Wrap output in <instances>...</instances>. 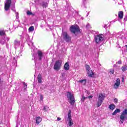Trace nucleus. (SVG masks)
Instances as JSON below:
<instances>
[{
    "mask_svg": "<svg viewBox=\"0 0 127 127\" xmlns=\"http://www.w3.org/2000/svg\"><path fill=\"white\" fill-rule=\"evenodd\" d=\"M81 19H84V17H82Z\"/></svg>",
    "mask_w": 127,
    "mask_h": 127,
    "instance_id": "49530a36",
    "label": "nucleus"
},
{
    "mask_svg": "<svg viewBox=\"0 0 127 127\" xmlns=\"http://www.w3.org/2000/svg\"><path fill=\"white\" fill-rule=\"evenodd\" d=\"M41 121H42V119H41V118L40 117H37L36 118V122L37 125H39V124L41 122Z\"/></svg>",
    "mask_w": 127,
    "mask_h": 127,
    "instance_id": "4468645a",
    "label": "nucleus"
},
{
    "mask_svg": "<svg viewBox=\"0 0 127 127\" xmlns=\"http://www.w3.org/2000/svg\"><path fill=\"white\" fill-rule=\"evenodd\" d=\"M105 100V95L104 94L101 93L99 94L98 101H97V107H99L102 104H103V102Z\"/></svg>",
    "mask_w": 127,
    "mask_h": 127,
    "instance_id": "20e7f679",
    "label": "nucleus"
},
{
    "mask_svg": "<svg viewBox=\"0 0 127 127\" xmlns=\"http://www.w3.org/2000/svg\"><path fill=\"white\" fill-rule=\"evenodd\" d=\"M87 3V1L86 0H83V4L81 5L82 7H86V6L85 5Z\"/></svg>",
    "mask_w": 127,
    "mask_h": 127,
    "instance_id": "393cba45",
    "label": "nucleus"
},
{
    "mask_svg": "<svg viewBox=\"0 0 127 127\" xmlns=\"http://www.w3.org/2000/svg\"><path fill=\"white\" fill-rule=\"evenodd\" d=\"M114 102L115 103H118V98H115L114 99Z\"/></svg>",
    "mask_w": 127,
    "mask_h": 127,
    "instance_id": "4c0bfd02",
    "label": "nucleus"
},
{
    "mask_svg": "<svg viewBox=\"0 0 127 127\" xmlns=\"http://www.w3.org/2000/svg\"><path fill=\"white\" fill-rule=\"evenodd\" d=\"M86 69L87 72L89 71H90L91 70V68H90V65H86Z\"/></svg>",
    "mask_w": 127,
    "mask_h": 127,
    "instance_id": "a878e982",
    "label": "nucleus"
},
{
    "mask_svg": "<svg viewBox=\"0 0 127 127\" xmlns=\"http://www.w3.org/2000/svg\"><path fill=\"white\" fill-rule=\"evenodd\" d=\"M24 88L25 89H26V88H27V85H26V84H25V83H24Z\"/></svg>",
    "mask_w": 127,
    "mask_h": 127,
    "instance_id": "79ce46f5",
    "label": "nucleus"
},
{
    "mask_svg": "<svg viewBox=\"0 0 127 127\" xmlns=\"http://www.w3.org/2000/svg\"><path fill=\"white\" fill-rule=\"evenodd\" d=\"M88 15H89V12H88V13H87L86 16H88Z\"/></svg>",
    "mask_w": 127,
    "mask_h": 127,
    "instance_id": "a18cd8bd",
    "label": "nucleus"
},
{
    "mask_svg": "<svg viewBox=\"0 0 127 127\" xmlns=\"http://www.w3.org/2000/svg\"><path fill=\"white\" fill-rule=\"evenodd\" d=\"M25 36H26L25 38H26V40H29V36L27 34H26Z\"/></svg>",
    "mask_w": 127,
    "mask_h": 127,
    "instance_id": "473e14b6",
    "label": "nucleus"
},
{
    "mask_svg": "<svg viewBox=\"0 0 127 127\" xmlns=\"http://www.w3.org/2000/svg\"><path fill=\"white\" fill-rule=\"evenodd\" d=\"M28 30L29 31H30V32H32L34 30V27L33 26H31L29 28Z\"/></svg>",
    "mask_w": 127,
    "mask_h": 127,
    "instance_id": "5701e85b",
    "label": "nucleus"
},
{
    "mask_svg": "<svg viewBox=\"0 0 127 127\" xmlns=\"http://www.w3.org/2000/svg\"><path fill=\"white\" fill-rule=\"evenodd\" d=\"M66 96L70 105L73 106L74 104H75V98H74L73 94L71 93L70 92H67Z\"/></svg>",
    "mask_w": 127,
    "mask_h": 127,
    "instance_id": "f257e3e1",
    "label": "nucleus"
},
{
    "mask_svg": "<svg viewBox=\"0 0 127 127\" xmlns=\"http://www.w3.org/2000/svg\"><path fill=\"white\" fill-rule=\"evenodd\" d=\"M9 38H4V41H9Z\"/></svg>",
    "mask_w": 127,
    "mask_h": 127,
    "instance_id": "c9c22d12",
    "label": "nucleus"
},
{
    "mask_svg": "<svg viewBox=\"0 0 127 127\" xmlns=\"http://www.w3.org/2000/svg\"><path fill=\"white\" fill-rule=\"evenodd\" d=\"M27 15H31L33 14L32 12L30 11H27Z\"/></svg>",
    "mask_w": 127,
    "mask_h": 127,
    "instance_id": "c756f323",
    "label": "nucleus"
},
{
    "mask_svg": "<svg viewBox=\"0 0 127 127\" xmlns=\"http://www.w3.org/2000/svg\"><path fill=\"white\" fill-rule=\"evenodd\" d=\"M109 109L112 111L115 110V109H116V105H115V104H111L109 105Z\"/></svg>",
    "mask_w": 127,
    "mask_h": 127,
    "instance_id": "412c9836",
    "label": "nucleus"
},
{
    "mask_svg": "<svg viewBox=\"0 0 127 127\" xmlns=\"http://www.w3.org/2000/svg\"><path fill=\"white\" fill-rule=\"evenodd\" d=\"M127 16H125L124 18V21H127Z\"/></svg>",
    "mask_w": 127,
    "mask_h": 127,
    "instance_id": "58836bf2",
    "label": "nucleus"
},
{
    "mask_svg": "<svg viewBox=\"0 0 127 127\" xmlns=\"http://www.w3.org/2000/svg\"><path fill=\"white\" fill-rule=\"evenodd\" d=\"M62 66V61L59 60L57 61L54 65V69L56 71H59L61 69Z\"/></svg>",
    "mask_w": 127,
    "mask_h": 127,
    "instance_id": "f03ea898",
    "label": "nucleus"
},
{
    "mask_svg": "<svg viewBox=\"0 0 127 127\" xmlns=\"http://www.w3.org/2000/svg\"><path fill=\"white\" fill-rule=\"evenodd\" d=\"M121 69L123 72H126V71L127 70V66L124 65L122 67Z\"/></svg>",
    "mask_w": 127,
    "mask_h": 127,
    "instance_id": "4be33fe9",
    "label": "nucleus"
},
{
    "mask_svg": "<svg viewBox=\"0 0 127 127\" xmlns=\"http://www.w3.org/2000/svg\"><path fill=\"white\" fill-rule=\"evenodd\" d=\"M38 58L39 60H42V58L44 57L43 53L41 51H38L37 52Z\"/></svg>",
    "mask_w": 127,
    "mask_h": 127,
    "instance_id": "9d476101",
    "label": "nucleus"
},
{
    "mask_svg": "<svg viewBox=\"0 0 127 127\" xmlns=\"http://www.w3.org/2000/svg\"><path fill=\"white\" fill-rule=\"evenodd\" d=\"M67 121H73L72 120L71 116V110L69 111V112L68 113L67 115Z\"/></svg>",
    "mask_w": 127,
    "mask_h": 127,
    "instance_id": "dca6fc26",
    "label": "nucleus"
},
{
    "mask_svg": "<svg viewBox=\"0 0 127 127\" xmlns=\"http://www.w3.org/2000/svg\"><path fill=\"white\" fill-rule=\"evenodd\" d=\"M20 45V41L17 40V39H16L14 41V46L15 48H16V47H18Z\"/></svg>",
    "mask_w": 127,
    "mask_h": 127,
    "instance_id": "9b49d317",
    "label": "nucleus"
},
{
    "mask_svg": "<svg viewBox=\"0 0 127 127\" xmlns=\"http://www.w3.org/2000/svg\"><path fill=\"white\" fill-rule=\"evenodd\" d=\"M5 33L3 31H0V35H4Z\"/></svg>",
    "mask_w": 127,
    "mask_h": 127,
    "instance_id": "7c9ffc66",
    "label": "nucleus"
},
{
    "mask_svg": "<svg viewBox=\"0 0 127 127\" xmlns=\"http://www.w3.org/2000/svg\"><path fill=\"white\" fill-rule=\"evenodd\" d=\"M64 69L67 70H68L70 68V65H69V64L68 63H66L64 65Z\"/></svg>",
    "mask_w": 127,
    "mask_h": 127,
    "instance_id": "f3484780",
    "label": "nucleus"
},
{
    "mask_svg": "<svg viewBox=\"0 0 127 127\" xmlns=\"http://www.w3.org/2000/svg\"><path fill=\"white\" fill-rule=\"evenodd\" d=\"M86 100V97L84 95H82V97L81 99V102H84Z\"/></svg>",
    "mask_w": 127,
    "mask_h": 127,
    "instance_id": "cd10ccee",
    "label": "nucleus"
},
{
    "mask_svg": "<svg viewBox=\"0 0 127 127\" xmlns=\"http://www.w3.org/2000/svg\"><path fill=\"white\" fill-rule=\"evenodd\" d=\"M92 98H93V96L92 95L88 96V99H92Z\"/></svg>",
    "mask_w": 127,
    "mask_h": 127,
    "instance_id": "37998d69",
    "label": "nucleus"
},
{
    "mask_svg": "<svg viewBox=\"0 0 127 127\" xmlns=\"http://www.w3.org/2000/svg\"><path fill=\"white\" fill-rule=\"evenodd\" d=\"M87 75L89 77H93V75H94V73H93V71L89 70L87 71Z\"/></svg>",
    "mask_w": 127,
    "mask_h": 127,
    "instance_id": "a211bd4d",
    "label": "nucleus"
},
{
    "mask_svg": "<svg viewBox=\"0 0 127 127\" xmlns=\"http://www.w3.org/2000/svg\"><path fill=\"white\" fill-rule=\"evenodd\" d=\"M104 28H107V25H104Z\"/></svg>",
    "mask_w": 127,
    "mask_h": 127,
    "instance_id": "c03bdc74",
    "label": "nucleus"
},
{
    "mask_svg": "<svg viewBox=\"0 0 127 127\" xmlns=\"http://www.w3.org/2000/svg\"><path fill=\"white\" fill-rule=\"evenodd\" d=\"M118 64H122V61H119L118 62Z\"/></svg>",
    "mask_w": 127,
    "mask_h": 127,
    "instance_id": "a19ab883",
    "label": "nucleus"
},
{
    "mask_svg": "<svg viewBox=\"0 0 127 127\" xmlns=\"http://www.w3.org/2000/svg\"><path fill=\"white\" fill-rule=\"evenodd\" d=\"M95 42L97 44H100L103 40H104V35L103 34H99L95 37Z\"/></svg>",
    "mask_w": 127,
    "mask_h": 127,
    "instance_id": "39448f33",
    "label": "nucleus"
},
{
    "mask_svg": "<svg viewBox=\"0 0 127 127\" xmlns=\"http://www.w3.org/2000/svg\"><path fill=\"white\" fill-rule=\"evenodd\" d=\"M11 10H13V11L15 12V13H16V18L17 19H18V12H16V11L15 10V6H14V5H13V6H12L11 7Z\"/></svg>",
    "mask_w": 127,
    "mask_h": 127,
    "instance_id": "f8f14e48",
    "label": "nucleus"
},
{
    "mask_svg": "<svg viewBox=\"0 0 127 127\" xmlns=\"http://www.w3.org/2000/svg\"><path fill=\"white\" fill-rule=\"evenodd\" d=\"M11 4V0H6V2L4 4L5 10H8L9 7H10V4Z\"/></svg>",
    "mask_w": 127,
    "mask_h": 127,
    "instance_id": "6e6552de",
    "label": "nucleus"
},
{
    "mask_svg": "<svg viewBox=\"0 0 127 127\" xmlns=\"http://www.w3.org/2000/svg\"><path fill=\"white\" fill-rule=\"evenodd\" d=\"M68 126L69 127H72V126H73L74 123L73 122V120H70L69 121H68Z\"/></svg>",
    "mask_w": 127,
    "mask_h": 127,
    "instance_id": "b1692460",
    "label": "nucleus"
},
{
    "mask_svg": "<svg viewBox=\"0 0 127 127\" xmlns=\"http://www.w3.org/2000/svg\"><path fill=\"white\" fill-rule=\"evenodd\" d=\"M114 72L115 70L113 69L110 70V73H111L112 74H114Z\"/></svg>",
    "mask_w": 127,
    "mask_h": 127,
    "instance_id": "e433bc0d",
    "label": "nucleus"
},
{
    "mask_svg": "<svg viewBox=\"0 0 127 127\" xmlns=\"http://www.w3.org/2000/svg\"><path fill=\"white\" fill-rule=\"evenodd\" d=\"M70 31L72 33L75 34L76 32H79L80 31V29H79V27H76V26L72 25L70 27Z\"/></svg>",
    "mask_w": 127,
    "mask_h": 127,
    "instance_id": "0eeeda50",
    "label": "nucleus"
},
{
    "mask_svg": "<svg viewBox=\"0 0 127 127\" xmlns=\"http://www.w3.org/2000/svg\"><path fill=\"white\" fill-rule=\"evenodd\" d=\"M57 121H61V118L60 117H58L57 118Z\"/></svg>",
    "mask_w": 127,
    "mask_h": 127,
    "instance_id": "ea45409f",
    "label": "nucleus"
},
{
    "mask_svg": "<svg viewBox=\"0 0 127 127\" xmlns=\"http://www.w3.org/2000/svg\"><path fill=\"white\" fill-rule=\"evenodd\" d=\"M118 113H121V110L120 109H116L113 113V116H116V114H118Z\"/></svg>",
    "mask_w": 127,
    "mask_h": 127,
    "instance_id": "aec40b11",
    "label": "nucleus"
},
{
    "mask_svg": "<svg viewBox=\"0 0 127 127\" xmlns=\"http://www.w3.org/2000/svg\"><path fill=\"white\" fill-rule=\"evenodd\" d=\"M62 37H63L64 40H65L66 42H70L71 41V37L68 35L66 32H63Z\"/></svg>",
    "mask_w": 127,
    "mask_h": 127,
    "instance_id": "7ed1b4c3",
    "label": "nucleus"
},
{
    "mask_svg": "<svg viewBox=\"0 0 127 127\" xmlns=\"http://www.w3.org/2000/svg\"><path fill=\"white\" fill-rule=\"evenodd\" d=\"M40 101H43V96L42 95H41L40 96Z\"/></svg>",
    "mask_w": 127,
    "mask_h": 127,
    "instance_id": "72a5a7b5",
    "label": "nucleus"
},
{
    "mask_svg": "<svg viewBox=\"0 0 127 127\" xmlns=\"http://www.w3.org/2000/svg\"><path fill=\"white\" fill-rule=\"evenodd\" d=\"M4 43V42H3V44Z\"/></svg>",
    "mask_w": 127,
    "mask_h": 127,
    "instance_id": "09e8293b",
    "label": "nucleus"
},
{
    "mask_svg": "<svg viewBox=\"0 0 127 127\" xmlns=\"http://www.w3.org/2000/svg\"><path fill=\"white\" fill-rule=\"evenodd\" d=\"M118 16L120 19H123V17H124V12L123 11H119Z\"/></svg>",
    "mask_w": 127,
    "mask_h": 127,
    "instance_id": "2eb2a0df",
    "label": "nucleus"
},
{
    "mask_svg": "<svg viewBox=\"0 0 127 127\" xmlns=\"http://www.w3.org/2000/svg\"><path fill=\"white\" fill-rule=\"evenodd\" d=\"M86 28H91V26L90 25V24H87Z\"/></svg>",
    "mask_w": 127,
    "mask_h": 127,
    "instance_id": "f704fd0d",
    "label": "nucleus"
},
{
    "mask_svg": "<svg viewBox=\"0 0 127 127\" xmlns=\"http://www.w3.org/2000/svg\"><path fill=\"white\" fill-rule=\"evenodd\" d=\"M78 82L80 84H82V85H86V79L80 80H79Z\"/></svg>",
    "mask_w": 127,
    "mask_h": 127,
    "instance_id": "6ab92c4d",
    "label": "nucleus"
},
{
    "mask_svg": "<svg viewBox=\"0 0 127 127\" xmlns=\"http://www.w3.org/2000/svg\"><path fill=\"white\" fill-rule=\"evenodd\" d=\"M127 110L125 109L124 111L123 112V113L120 116V124H124V121H125V119H127Z\"/></svg>",
    "mask_w": 127,
    "mask_h": 127,
    "instance_id": "423d86ee",
    "label": "nucleus"
},
{
    "mask_svg": "<svg viewBox=\"0 0 127 127\" xmlns=\"http://www.w3.org/2000/svg\"><path fill=\"white\" fill-rule=\"evenodd\" d=\"M37 80L39 83L41 84L42 83V76L41 74H39L37 77Z\"/></svg>",
    "mask_w": 127,
    "mask_h": 127,
    "instance_id": "ddd939ff",
    "label": "nucleus"
},
{
    "mask_svg": "<svg viewBox=\"0 0 127 127\" xmlns=\"http://www.w3.org/2000/svg\"><path fill=\"white\" fill-rule=\"evenodd\" d=\"M48 4L46 2L43 3V7H47Z\"/></svg>",
    "mask_w": 127,
    "mask_h": 127,
    "instance_id": "c85d7f7f",
    "label": "nucleus"
},
{
    "mask_svg": "<svg viewBox=\"0 0 127 127\" xmlns=\"http://www.w3.org/2000/svg\"><path fill=\"white\" fill-rule=\"evenodd\" d=\"M120 84H121V80H120V78H117L116 80V83L114 84V88L118 89L119 87H120Z\"/></svg>",
    "mask_w": 127,
    "mask_h": 127,
    "instance_id": "1a4fd4ad",
    "label": "nucleus"
},
{
    "mask_svg": "<svg viewBox=\"0 0 127 127\" xmlns=\"http://www.w3.org/2000/svg\"><path fill=\"white\" fill-rule=\"evenodd\" d=\"M48 109H49V107H48L47 106H46L44 107V110L45 111V112H47V111H48Z\"/></svg>",
    "mask_w": 127,
    "mask_h": 127,
    "instance_id": "bb28decb",
    "label": "nucleus"
},
{
    "mask_svg": "<svg viewBox=\"0 0 127 127\" xmlns=\"http://www.w3.org/2000/svg\"><path fill=\"white\" fill-rule=\"evenodd\" d=\"M36 4H39L40 3V2L39 1V0H35Z\"/></svg>",
    "mask_w": 127,
    "mask_h": 127,
    "instance_id": "2f4dec72",
    "label": "nucleus"
},
{
    "mask_svg": "<svg viewBox=\"0 0 127 127\" xmlns=\"http://www.w3.org/2000/svg\"><path fill=\"white\" fill-rule=\"evenodd\" d=\"M124 78H123V80H122V81H123V82H124Z\"/></svg>",
    "mask_w": 127,
    "mask_h": 127,
    "instance_id": "de8ad7c7",
    "label": "nucleus"
}]
</instances>
